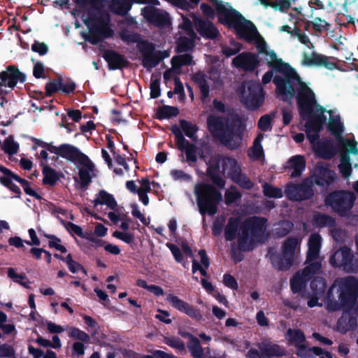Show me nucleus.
Segmentation results:
<instances>
[{"label":"nucleus","instance_id":"nucleus-1","mask_svg":"<svg viewBox=\"0 0 358 358\" xmlns=\"http://www.w3.org/2000/svg\"><path fill=\"white\" fill-rule=\"evenodd\" d=\"M273 82L276 86L277 97L284 102L291 101L296 92V99L300 116L305 117L313 112L316 104L315 93L301 80L296 71L295 74L290 77L275 75Z\"/></svg>","mask_w":358,"mask_h":358},{"label":"nucleus","instance_id":"nucleus-2","mask_svg":"<svg viewBox=\"0 0 358 358\" xmlns=\"http://www.w3.org/2000/svg\"><path fill=\"white\" fill-rule=\"evenodd\" d=\"M206 123L213 136L228 149L233 150L239 147L243 129L241 120L237 115L230 121L227 117L210 114L207 117Z\"/></svg>","mask_w":358,"mask_h":358},{"label":"nucleus","instance_id":"nucleus-3","mask_svg":"<svg viewBox=\"0 0 358 358\" xmlns=\"http://www.w3.org/2000/svg\"><path fill=\"white\" fill-rule=\"evenodd\" d=\"M266 222L267 219L265 217L253 216L242 222L237 248H232L231 251L236 263L243 259L244 255L241 252L253 250L255 243L262 241Z\"/></svg>","mask_w":358,"mask_h":358},{"label":"nucleus","instance_id":"nucleus-4","mask_svg":"<svg viewBox=\"0 0 358 358\" xmlns=\"http://www.w3.org/2000/svg\"><path fill=\"white\" fill-rule=\"evenodd\" d=\"M217 22L224 25L227 29H233L238 39L244 40L248 43H252L258 36L257 27L249 20L237 10L225 5H220L217 8Z\"/></svg>","mask_w":358,"mask_h":358},{"label":"nucleus","instance_id":"nucleus-5","mask_svg":"<svg viewBox=\"0 0 358 358\" xmlns=\"http://www.w3.org/2000/svg\"><path fill=\"white\" fill-rule=\"evenodd\" d=\"M179 124L180 127L173 124L170 129L174 135L176 146L178 150L185 152L187 162L196 163L198 159L197 147L185 138L182 131L186 136L196 141L199 127L196 124L183 119L179 120Z\"/></svg>","mask_w":358,"mask_h":358},{"label":"nucleus","instance_id":"nucleus-6","mask_svg":"<svg viewBox=\"0 0 358 358\" xmlns=\"http://www.w3.org/2000/svg\"><path fill=\"white\" fill-rule=\"evenodd\" d=\"M213 184L198 182L194 185V193L199 213L202 216L215 215L222 195Z\"/></svg>","mask_w":358,"mask_h":358},{"label":"nucleus","instance_id":"nucleus-7","mask_svg":"<svg viewBox=\"0 0 358 358\" xmlns=\"http://www.w3.org/2000/svg\"><path fill=\"white\" fill-rule=\"evenodd\" d=\"M120 36L123 41L127 43H141V64L149 71L156 67L165 57L163 52L155 50L153 43L148 41H141V36L138 33H130L127 29H124L120 32Z\"/></svg>","mask_w":358,"mask_h":358},{"label":"nucleus","instance_id":"nucleus-8","mask_svg":"<svg viewBox=\"0 0 358 358\" xmlns=\"http://www.w3.org/2000/svg\"><path fill=\"white\" fill-rule=\"evenodd\" d=\"M339 301L328 303V310L335 312L342 308L356 307L358 297V280L350 276L344 280L338 289Z\"/></svg>","mask_w":358,"mask_h":358},{"label":"nucleus","instance_id":"nucleus-9","mask_svg":"<svg viewBox=\"0 0 358 358\" xmlns=\"http://www.w3.org/2000/svg\"><path fill=\"white\" fill-rule=\"evenodd\" d=\"M297 244L296 238L289 237L284 241L281 252H277L274 249L269 248L268 255L273 267L279 271L289 270L294 264Z\"/></svg>","mask_w":358,"mask_h":358},{"label":"nucleus","instance_id":"nucleus-10","mask_svg":"<svg viewBox=\"0 0 358 358\" xmlns=\"http://www.w3.org/2000/svg\"><path fill=\"white\" fill-rule=\"evenodd\" d=\"M355 195L348 190H334L328 194L324 199V203L330 207L332 211L340 216H345L353 207Z\"/></svg>","mask_w":358,"mask_h":358},{"label":"nucleus","instance_id":"nucleus-11","mask_svg":"<svg viewBox=\"0 0 358 358\" xmlns=\"http://www.w3.org/2000/svg\"><path fill=\"white\" fill-rule=\"evenodd\" d=\"M315 184L312 178L307 177L300 183H289L285 189L286 197L292 201H303L311 199L315 195Z\"/></svg>","mask_w":358,"mask_h":358},{"label":"nucleus","instance_id":"nucleus-12","mask_svg":"<svg viewBox=\"0 0 358 358\" xmlns=\"http://www.w3.org/2000/svg\"><path fill=\"white\" fill-rule=\"evenodd\" d=\"M242 99L245 108L250 110H256L264 103V90L259 83L250 81L247 83V90Z\"/></svg>","mask_w":358,"mask_h":358},{"label":"nucleus","instance_id":"nucleus-13","mask_svg":"<svg viewBox=\"0 0 358 358\" xmlns=\"http://www.w3.org/2000/svg\"><path fill=\"white\" fill-rule=\"evenodd\" d=\"M108 19H97L98 23L94 24L89 31L88 36L85 38L86 41L92 45H97L106 38H111L114 34V31L109 24L110 20L107 13Z\"/></svg>","mask_w":358,"mask_h":358},{"label":"nucleus","instance_id":"nucleus-14","mask_svg":"<svg viewBox=\"0 0 358 358\" xmlns=\"http://www.w3.org/2000/svg\"><path fill=\"white\" fill-rule=\"evenodd\" d=\"M315 185L321 187L322 192H327L336 181V173L327 166L317 165L313 174L310 176Z\"/></svg>","mask_w":358,"mask_h":358},{"label":"nucleus","instance_id":"nucleus-15","mask_svg":"<svg viewBox=\"0 0 358 358\" xmlns=\"http://www.w3.org/2000/svg\"><path fill=\"white\" fill-rule=\"evenodd\" d=\"M27 76L13 64L8 65L0 73V87H8L13 90L17 83H24Z\"/></svg>","mask_w":358,"mask_h":358},{"label":"nucleus","instance_id":"nucleus-16","mask_svg":"<svg viewBox=\"0 0 358 358\" xmlns=\"http://www.w3.org/2000/svg\"><path fill=\"white\" fill-rule=\"evenodd\" d=\"M59 157L72 162H78L90 169H92L94 166L86 155L80 152L77 147L71 144L64 143L61 145Z\"/></svg>","mask_w":358,"mask_h":358},{"label":"nucleus","instance_id":"nucleus-17","mask_svg":"<svg viewBox=\"0 0 358 358\" xmlns=\"http://www.w3.org/2000/svg\"><path fill=\"white\" fill-rule=\"evenodd\" d=\"M166 301L170 303L173 308L187 315L190 318L198 322L203 320V315L200 309L182 300L178 296L169 294L166 297Z\"/></svg>","mask_w":358,"mask_h":358},{"label":"nucleus","instance_id":"nucleus-18","mask_svg":"<svg viewBox=\"0 0 358 358\" xmlns=\"http://www.w3.org/2000/svg\"><path fill=\"white\" fill-rule=\"evenodd\" d=\"M342 315L338 318L337 327L342 334L355 330L358 325V306L343 308Z\"/></svg>","mask_w":358,"mask_h":358},{"label":"nucleus","instance_id":"nucleus-19","mask_svg":"<svg viewBox=\"0 0 358 358\" xmlns=\"http://www.w3.org/2000/svg\"><path fill=\"white\" fill-rule=\"evenodd\" d=\"M352 257L354 255L351 250L347 246H343L334 252L330 257L329 262L333 267L339 268L349 273V271H352L351 265Z\"/></svg>","mask_w":358,"mask_h":358},{"label":"nucleus","instance_id":"nucleus-20","mask_svg":"<svg viewBox=\"0 0 358 358\" xmlns=\"http://www.w3.org/2000/svg\"><path fill=\"white\" fill-rule=\"evenodd\" d=\"M142 15L152 25L162 28L171 24L169 15L165 10L153 6H147L142 9Z\"/></svg>","mask_w":358,"mask_h":358},{"label":"nucleus","instance_id":"nucleus-21","mask_svg":"<svg viewBox=\"0 0 358 358\" xmlns=\"http://www.w3.org/2000/svg\"><path fill=\"white\" fill-rule=\"evenodd\" d=\"M258 55L251 52H243L232 59L233 66L241 69L246 72L254 71L259 65Z\"/></svg>","mask_w":358,"mask_h":358},{"label":"nucleus","instance_id":"nucleus-22","mask_svg":"<svg viewBox=\"0 0 358 358\" xmlns=\"http://www.w3.org/2000/svg\"><path fill=\"white\" fill-rule=\"evenodd\" d=\"M316 110L313 109V112L305 117L300 116L303 120H306L305 128L307 131L321 132L323 124L326 122L327 117L324 115L325 108L318 105Z\"/></svg>","mask_w":358,"mask_h":358},{"label":"nucleus","instance_id":"nucleus-23","mask_svg":"<svg viewBox=\"0 0 358 358\" xmlns=\"http://www.w3.org/2000/svg\"><path fill=\"white\" fill-rule=\"evenodd\" d=\"M264 55L266 57L267 65L275 71L283 74L284 77H290L295 74V69L288 63L284 62L282 59H278L274 50H268Z\"/></svg>","mask_w":358,"mask_h":358},{"label":"nucleus","instance_id":"nucleus-24","mask_svg":"<svg viewBox=\"0 0 358 358\" xmlns=\"http://www.w3.org/2000/svg\"><path fill=\"white\" fill-rule=\"evenodd\" d=\"M302 63L303 65L311 66H324L328 70L339 69L336 63L329 60L327 56L313 52L310 56L303 55Z\"/></svg>","mask_w":358,"mask_h":358},{"label":"nucleus","instance_id":"nucleus-25","mask_svg":"<svg viewBox=\"0 0 358 358\" xmlns=\"http://www.w3.org/2000/svg\"><path fill=\"white\" fill-rule=\"evenodd\" d=\"M194 26L197 32L203 38L215 40L220 36L218 29L210 20L197 18L194 20Z\"/></svg>","mask_w":358,"mask_h":358},{"label":"nucleus","instance_id":"nucleus-26","mask_svg":"<svg viewBox=\"0 0 358 358\" xmlns=\"http://www.w3.org/2000/svg\"><path fill=\"white\" fill-rule=\"evenodd\" d=\"M257 346L262 352V358L282 357L287 355V350L282 346L268 340L258 343Z\"/></svg>","mask_w":358,"mask_h":358},{"label":"nucleus","instance_id":"nucleus-27","mask_svg":"<svg viewBox=\"0 0 358 358\" xmlns=\"http://www.w3.org/2000/svg\"><path fill=\"white\" fill-rule=\"evenodd\" d=\"M110 70L122 69L128 66L129 62L124 55L114 50H105L102 55Z\"/></svg>","mask_w":358,"mask_h":358},{"label":"nucleus","instance_id":"nucleus-28","mask_svg":"<svg viewBox=\"0 0 358 358\" xmlns=\"http://www.w3.org/2000/svg\"><path fill=\"white\" fill-rule=\"evenodd\" d=\"M322 244V237L319 234H313L310 236L306 254V262H313L319 257Z\"/></svg>","mask_w":358,"mask_h":358},{"label":"nucleus","instance_id":"nucleus-29","mask_svg":"<svg viewBox=\"0 0 358 358\" xmlns=\"http://www.w3.org/2000/svg\"><path fill=\"white\" fill-rule=\"evenodd\" d=\"M220 170V162L217 159L208 164L206 174L215 186L219 189H224L226 182L225 180L220 176L219 173Z\"/></svg>","mask_w":358,"mask_h":358},{"label":"nucleus","instance_id":"nucleus-30","mask_svg":"<svg viewBox=\"0 0 358 358\" xmlns=\"http://www.w3.org/2000/svg\"><path fill=\"white\" fill-rule=\"evenodd\" d=\"M210 77L207 76L201 71L194 73L192 76V81L197 85L200 90L202 99H206L210 94V86L208 85V80Z\"/></svg>","mask_w":358,"mask_h":358},{"label":"nucleus","instance_id":"nucleus-31","mask_svg":"<svg viewBox=\"0 0 358 358\" xmlns=\"http://www.w3.org/2000/svg\"><path fill=\"white\" fill-rule=\"evenodd\" d=\"M222 173H227V177L231 180L241 171V166L237 160L231 157H223L222 158Z\"/></svg>","mask_w":358,"mask_h":358},{"label":"nucleus","instance_id":"nucleus-32","mask_svg":"<svg viewBox=\"0 0 358 358\" xmlns=\"http://www.w3.org/2000/svg\"><path fill=\"white\" fill-rule=\"evenodd\" d=\"M287 168L292 170L290 173V177L294 178L301 176L306 169V163L304 157L298 155L292 157L287 162Z\"/></svg>","mask_w":358,"mask_h":358},{"label":"nucleus","instance_id":"nucleus-33","mask_svg":"<svg viewBox=\"0 0 358 358\" xmlns=\"http://www.w3.org/2000/svg\"><path fill=\"white\" fill-rule=\"evenodd\" d=\"M0 171L3 176H0V183L9 189L11 192L17 194V197L20 198L21 195V190L20 187L13 182L14 178L10 176V173H14L11 170L8 168L0 165Z\"/></svg>","mask_w":358,"mask_h":358},{"label":"nucleus","instance_id":"nucleus-34","mask_svg":"<svg viewBox=\"0 0 358 358\" xmlns=\"http://www.w3.org/2000/svg\"><path fill=\"white\" fill-rule=\"evenodd\" d=\"M327 128L331 132V134L335 136L338 141L343 140L342 134L344 131L345 127L341 121L340 115L331 116L329 120V123L327 125Z\"/></svg>","mask_w":358,"mask_h":358},{"label":"nucleus","instance_id":"nucleus-35","mask_svg":"<svg viewBox=\"0 0 358 358\" xmlns=\"http://www.w3.org/2000/svg\"><path fill=\"white\" fill-rule=\"evenodd\" d=\"M93 203L94 208L98 205H106L109 208L113 210H115L117 208V203L114 196L104 189H101L99 192Z\"/></svg>","mask_w":358,"mask_h":358},{"label":"nucleus","instance_id":"nucleus-36","mask_svg":"<svg viewBox=\"0 0 358 358\" xmlns=\"http://www.w3.org/2000/svg\"><path fill=\"white\" fill-rule=\"evenodd\" d=\"M313 150L318 156L325 159H330L335 155L333 143L330 141L317 142Z\"/></svg>","mask_w":358,"mask_h":358},{"label":"nucleus","instance_id":"nucleus-37","mask_svg":"<svg viewBox=\"0 0 358 358\" xmlns=\"http://www.w3.org/2000/svg\"><path fill=\"white\" fill-rule=\"evenodd\" d=\"M131 7L130 0H111L108 9L115 15L125 16Z\"/></svg>","mask_w":358,"mask_h":358},{"label":"nucleus","instance_id":"nucleus-38","mask_svg":"<svg viewBox=\"0 0 358 358\" xmlns=\"http://www.w3.org/2000/svg\"><path fill=\"white\" fill-rule=\"evenodd\" d=\"M238 217H231L229 218L224 229V238L227 241H234L237 236V232L241 224Z\"/></svg>","mask_w":358,"mask_h":358},{"label":"nucleus","instance_id":"nucleus-39","mask_svg":"<svg viewBox=\"0 0 358 358\" xmlns=\"http://www.w3.org/2000/svg\"><path fill=\"white\" fill-rule=\"evenodd\" d=\"M296 355L301 358H313L315 355L320 356L323 354V349L320 347L314 346L307 348L303 343L296 345Z\"/></svg>","mask_w":358,"mask_h":358},{"label":"nucleus","instance_id":"nucleus-40","mask_svg":"<svg viewBox=\"0 0 358 358\" xmlns=\"http://www.w3.org/2000/svg\"><path fill=\"white\" fill-rule=\"evenodd\" d=\"M43 175V184L53 187L60 179L59 173L54 169L48 165H45L42 169Z\"/></svg>","mask_w":358,"mask_h":358},{"label":"nucleus","instance_id":"nucleus-41","mask_svg":"<svg viewBox=\"0 0 358 358\" xmlns=\"http://www.w3.org/2000/svg\"><path fill=\"white\" fill-rule=\"evenodd\" d=\"M179 109L176 106L164 105L157 109L155 118L159 120L176 117L179 114Z\"/></svg>","mask_w":358,"mask_h":358},{"label":"nucleus","instance_id":"nucleus-42","mask_svg":"<svg viewBox=\"0 0 358 358\" xmlns=\"http://www.w3.org/2000/svg\"><path fill=\"white\" fill-rule=\"evenodd\" d=\"M285 338L289 343L294 344V346L306 341V336L300 329H288L285 334Z\"/></svg>","mask_w":358,"mask_h":358},{"label":"nucleus","instance_id":"nucleus-43","mask_svg":"<svg viewBox=\"0 0 358 358\" xmlns=\"http://www.w3.org/2000/svg\"><path fill=\"white\" fill-rule=\"evenodd\" d=\"M313 224L315 226L322 228L325 227H333L336 224V220L331 216L325 213H317L313 216Z\"/></svg>","mask_w":358,"mask_h":358},{"label":"nucleus","instance_id":"nucleus-44","mask_svg":"<svg viewBox=\"0 0 358 358\" xmlns=\"http://www.w3.org/2000/svg\"><path fill=\"white\" fill-rule=\"evenodd\" d=\"M187 347L193 358L204 357L203 349L198 338L193 337L192 340H189Z\"/></svg>","mask_w":358,"mask_h":358},{"label":"nucleus","instance_id":"nucleus-45","mask_svg":"<svg viewBox=\"0 0 358 358\" xmlns=\"http://www.w3.org/2000/svg\"><path fill=\"white\" fill-rule=\"evenodd\" d=\"M263 135L260 134L253 141V145L248 152V156L254 159L258 160L264 157V150L261 144Z\"/></svg>","mask_w":358,"mask_h":358},{"label":"nucleus","instance_id":"nucleus-46","mask_svg":"<svg viewBox=\"0 0 358 358\" xmlns=\"http://www.w3.org/2000/svg\"><path fill=\"white\" fill-rule=\"evenodd\" d=\"M194 47V41L187 36L180 37L176 42V51L178 53L192 51Z\"/></svg>","mask_w":358,"mask_h":358},{"label":"nucleus","instance_id":"nucleus-47","mask_svg":"<svg viewBox=\"0 0 358 358\" xmlns=\"http://www.w3.org/2000/svg\"><path fill=\"white\" fill-rule=\"evenodd\" d=\"M313 35L320 36L324 31H328L330 29V24L326 20L317 17L312 23Z\"/></svg>","mask_w":358,"mask_h":358},{"label":"nucleus","instance_id":"nucleus-48","mask_svg":"<svg viewBox=\"0 0 358 358\" xmlns=\"http://www.w3.org/2000/svg\"><path fill=\"white\" fill-rule=\"evenodd\" d=\"M10 174H11L10 176L14 178V180L17 181L22 185L26 194L31 196L36 199H41V195L38 193H37L35 190H34L31 188L30 183L28 180H27L24 178H22L21 177H20L18 175H17L15 173H10Z\"/></svg>","mask_w":358,"mask_h":358},{"label":"nucleus","instance_id":"nucleus-49","mask_svg":"<svg viewBox=\"0 0 358 358\" xmlns=\"http://www.w3.org/2000/svg\"><path fill=\"white\" fill-rule=\"evenodd\" d=\"M306 280L303 277L296 273L293 275V277L290 279V288L292 292L294 294L299 293L306 287Z\"/></svg>","mask_w":358,"mask_h":358},{"label":"nucleus","instance_id":"nucleus-50","mask_svg":"<svg viewBox=\"0 0 358 358\" xmlns=\"http://www.w3.org/2000/svg\"><path fill=\"white\" fill-rule=\"evenodd\" d=\"M231 180L242 189L250 190L254 187V183L245 174L242 173V171Z\"/></svg>","mask_w":358,"mask_h":358},{"label":"nucleus","instance_id":"nucleus-51","mask_svg":"<svg viewBox=\"0 0 358 358\" xmlns=\"http://www.w3.org/2000/svg\"><path fill=\"white\" fill-rule=\"evenodd\" d=\"M3 150L10 156L9 159H11L12 156L18 152L19 144L14 141L13 136L10 135L4 140Z\"/></svg>","mask_w":358,"mask_h":358},{"label":"nucleus","instance_id":"nucleus-52","mask_svg":"<svg viewBox=\"0 0 358 358\" xmlns=\"http://www.w3.org/2000/svg\"><path fill=\"white\" fill-rule=\"evenodd\" d=\"M74 1L81 8H85L87 5H90L92 9L96 10L99 13L103 12V9L105 6V0H74Z\"/></svg>","mask_w":358,"mask_h":358},{"label":"nucleus","instance_id":"nucleus-53","mask_svg":"<svg viewBox=\"0 0 358 358\" xmlns=\"http://www.w3.org/2000/svg\"><path fill=\"white\" fill-rule=\"evenodd\" d=\"M294 224L288 220H283L278 223L275 229V235L278 237L282 238L286 236L293 229Z\"/></svg>","mask_w":358,"mask_h":358},{"label":"nucleus","instance_id":"nucleus-54","mask_svg":"<svg viewBox=\"0 0 358 358\" xmlns=\"http://www.w3.org/2000/svg\"><path fill=\"white\" fill-rule=\"evenodd\" d=\"M263 192L264 196L269 198L280 199L283 196L282 189L268 183L263 185Z\"/></svg>","mask_w":358,"mask_h":358},{"label":"nucleus","instance_id":"nucleus-55","mask_svg":"<svg viewBox=\"0 0 358 358\" xmlns=\"http://www.w3.org/2000/svg\"><path fill=\"white\" fill-rule=\"evenodd\" d=\"M242 196L241 193L237 189L236 186L231 185L229 190L226 191L224 197L225 203L227 205L236 203Z\"/></svg>","mask_w":358,"mask_h":358},{"label":"nucleus","instance_id":"nucleus-56","mask_svg":"<svg viewBox=\"0 0 358 358\" xmlns=\"http://www.w3.org/2000/svg\"><path fill=\"white\" fill-rule=\"evenodd\" d=\"M69 336L85 343H88L90 341V336L86 332L77 327H71L69 329Z\"/></svg>","mask_w":358,"mask_h":358},{"label":"nucleus","instance_id":"nucleus-57","mask_svg":"<svg viewBox=\"0 0 358 358\" xmlns=\"http://www.w3.org/2000/svg\"><path fill=\"white\" fill-rule=\"evenodd\" d=\"M310 287L316 295H323L326 292L327 284L322 278H316L310 282Z\"/></svg>","mask_w":358,"mask_h":358},{"label":"nucleus","instance_id":"nucleus-58","mask_svg":"<svg viewBox=\"0 0 358 358\" xmlns=\"http://www.w3.org/2000/svg\"><path fill=\"white\" fill-rule=\"evenodd\" d=\"M292 36L297 38L301 43L306 45L308 48H314V45L310 42L308 36L302 32V31L299 27H294V28L292 29Z\"/></svg>","mask_w":358,"mask_h":358},{"label":"nucleus","instance_id":"nucleus-59","mask_svg":"<svg viewBox=\"0 0 358 358\" xmlns=\"http://www.w3.org/2000/svg\"><path fill=\"white\" fill-rule=\"evenodd\" d=\"M62 78L50 80L45 84V95L46 96H51L54 93L60 91Z\"/></svg>","mask_w":358,"mask_h":358},{"label":"nucleus","instance_id":"nucleus-60","mask_svg":"<svg viewBox=\"0 0 358 358\" xmlns=\"http://www.w3.org/2000/svg\"><path fill=\"white\" fill-rule=\"evenodd\" d=\"M164 343L169 346L177 349L180 351H183L185 350L184 342L178 337H166L164 339Z\"/></svg>","mask_w":358,"mask_h":358},{"label":"nucleus","instance_id":"nucleus-61","mask_svg":"<svg viewBox=\"0 0 358 358\" xmlns=\"http://www.w3.org/2000/svg\"><path fill=\"white\" fill-rule=\"evenodd\" d=\"M338 142L346 151H349V153L351 152L353 155H358V147L357 141H350L349 139L343 138V140H341V141Z\"/></svg>","mask_w":358,"mask_h":358},{"label":"nucleus","instance_id":"nucleus-62","mask_svg":"<svg viewBox=\"0 0 358 358\" xmlns=\"http://www.w3.org/2000/svg\"><path fill=\"white\" fill-rule=\"evenodd\" d=\"M79 178L80 180V186L82 189L86 188L90 183L92 182V178L90 176V172L83 168L80 169L79 170Z\"/></svg>","mask_w":358,"mask_h":358},{"label":"nucleus","instance_id":"nucleus-63","mask_svg":"<svg viewBox=\"0 0 358 358\" xmlns=\"http://www.w3.org/2000/svg\"><path fill=\"white\" fill-rule=\"evenodd\" d=\"M31 50L40 56H44L48 52L49 48L46 43L35 40L31 45Z\"/></svg>","mask_w":358,"mask_h":358},{"label":"nucleus","instance_id":"nucleus-64","mask_svg":"<svg viewBox=\"0 0 358 358\" xmlns=\"http://www.w3.org/2000/svg\"><path fill=\"white\" fill-rule=\"evenodd\" d=\"M271 117L268 115H262L258 120V128L262 131H266L271 128Z\"/></svg>","mask_w":358,"mask_h":358}]
</instances>
